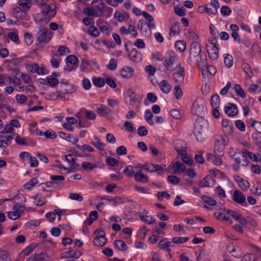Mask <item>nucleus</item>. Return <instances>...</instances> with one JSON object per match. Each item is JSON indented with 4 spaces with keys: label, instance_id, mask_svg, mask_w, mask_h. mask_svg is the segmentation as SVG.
<instances>
[{
    "label": "nucleus",
    "instance_id": "obj_1",
    "mask_svg": "<svg viewBox=\"0 0 261 261\" xmlns=\"http://www.w3.org/2000/svg\"><path fill=\"white\" fill-rule=\"evenodd\" d=\"M201 58V49L200 44L197 41H193L191 44L190 56L188 62L190 64L197 65L199 67H202L200 61Z\"/></svg>",
    "mask_w": 261,
    "mask_h": 261
},
{
    "label": "nucleus",
    "instance_id": "obj_2",
    "mask_svg": "<svg viewBox=\"0 0 261 261\" xmlns=\"http://www.w3.org/2000/svg\"><path fill=\"white\" fill-rule=\"evenodd\" d=\"M207 121L203 117H198L194 123L193 133L196 139L200 142L205 139L204 127L206 128Z\"/></svg>",
    "mask_w": 261,
    "mask_h": 261
},
{
    "label": "nucleus",
    "instance_id": "obj_3",
    "mask_svg": "<svg viewBox=\"0 0 261 261\" xmlns=\"http://www.w3.org/2000/svg\"><path fill=\"white\" fill-rule=\"evenodd\" d=\"M53 33L46 28L40 29L36 33V41L38 44L45 45L48 43L53 37Z\"/></svg>",
    "mask_w": 261,
    "mask_h": 261
},
{
    "label": "nucleus",
    "instance_id": "obj_4",
    "mask_svg": "<svg viewBox=\"0 0 261 261\" xmlns=\"http://www.w3.org/2000/svg\"><path fill=\"white\" fill-rule=\"evenodd\" d=\"M172 80L176 85H182L185 82V70L184 67L178 65L172 70Z\"/></svg>",
    "mask_w": 261,
    "mask_h": 261
},
{
    "label": "nucleus",
    "instance_id": "obj_5",
    "mask_svg": "<svg viewBox=\"0 0 261 261\" xmlns=\"http://www.w3.org/2000/svg\"><path fill=\"white\" fill-rule=\"evenodd\" d=\"M205 101L202 98H197L193 103L192 113L198 117H202L204 114Z\"/></svg>",
    "mask_w": 261,
    "mask_h": 261
},
{
    "label": "nucleus",
    "instance_id": "obj_6",
    "mask_svg": "<svg viewBox=\"0 0 261 261\" xmlns=\"http://www.w3.org/2000/svg\"><path fill=\"white\" fill-rule=\"evenodd\" d=\"M178 61L177 55L173 51L167 52L165 57L164 65L167 70H171L172 67Z\"/></svg>",
    "mask_w": 261,
    "mask_h": 261
},
{
    "label": "nucleus",
    "instance_id": "obj_7",
    "mask_svg": "<svg viewBox=\"0 0 261 261\" xmlns=\"http://www.w3.org/2000/svg\"><path fill=\"white\" fill-rule=\"evenodd\" d=\"M214 152L216 155L221 156L223 155V149L226 145L224 138L221 136H217L215 140Z\"/></svg>",
    "mask_w": 261,
    "mask_h": 261
},
{
    "label": "nucleus",
    "instance_id": "obj_8",
    "mask_svg": "<svg viewBox=\"0 0 261 261\" xmlns=\"http://www.w3.org/2000/svg\"><path fill=\"white\" fill-rule=\"evenodd\" d=\"M91 6L96 14V17H101L103 15L105 3L103 0H93Z\"/></svg>",
    "mask_w": 261,
    "mask_h": 261
},
{
    "label": "nucleus",
    "instance_id": "obj_9",
    "mask_svg": "<svg viewBox=\"0 0 261 261\" xmlns=\"http://www.w3.org/2000/svg\"><path fill=\"white\" fill-rule=\"evenodd\" d=\"M56 13V11L54 5L47 4L42 9V14L44 16L45 22H48L50 18L53 17Z\"/></svg>",
    "mask_w": 261,
    "mask_h": 261
},
{
    "label": "nucleus",
    "instance_id": "obj_10",
    "mask_svg": "<svg viewBox=\"0 0 261 261\" xmlns=\"http://www.w3.org/2000/svg\"><path fill=\"white\" fill-rule=\"evenodd\" d=\"M232 199L239 204L243 206L247 205L245 196L240 190H237L234 191L232 195Z\"/></svg>",
    "mask_w": 261,
    "mask_h": 261
},
{
    "label": "nucleus",
    "instance_id": "obj_11",
    "mask_svg": "<svg viewBox=\"0 0 261 261\" xmlns=\"http://www.w3.org/2000/svg\"><path fill=\"white\" fill-rule=\"evenodd\" d=\"M77 118H87L89 120H94L96 118V114L92 111H89L84 108L81 109L76 114Z\"/></svg>",
    "mask_w": 261,
    "mask_h": 261
},
{
    "label": "nucleus",
    "instance_id": "obj_12",
    "mask_svg": "<svg viewBox=\"0 0 261 261\" xmlns=\"http://www.w3.org/2000/svg\"><path fill=\"white\" fill-rule=\"evenodd\" d=\"M173 145L175 150L179 155L186 154L187 144L185 141L180 139L176 140L174 141Z\"/></svg>",
    "mask_w": 261,
    "mask_h": 261
},
{
    "label": "nucleus",
    "instance_id": "obj_13",
    "mask_svg": "<svg viewBox=\"0 0 261 261\" xmlns=\"http://www.w3.org/2000/svg\"><path fill=\"white\" fill-rule=\"evenodd\" d=\"M24 209L23 205H16L13 207V212L8 213V217L11 220H15L20 217V214L19 211H22Z\"/></svg>",
    "mask_w": 261,
    "mask_h": 261
},
{
    "label": "nucleus",
    "instance_id": "obj_14",
    "mask_svg": "<svg viewBox=\"0 0 261 261\" xmlns=\"http://www.w3.org/2000/svg\"><path fill=\"white\" fill-rule=\"evenodd\" d=\"M97 107L96 111L101 116L107 117L108 115L113 113V111L107 106L101 104H95Z\"/></svg>",
    "mask_w": 261,
    "mask_h": 261
},
{
    "label": "nucleus",
    "instance_id": "obj_15",
    "mask_svg": "<svg viewBox=\"0 0 261 261\" xmlns=\"http://www.w3.org/2000/svg\"><path fill=\"white\" fill-rule=\"evenodd\" d=\"M26 67L32 73H37L38 75H43L45 73V68L43 66L39 67L37 63L28 64Z\"/></svg>",
    "mask_w": 261,
    "mask_h": 261
},
{
    "label": "nucleus",
    "instance_id": "obj_16",
    "mask_svg": "<svg viewBox=\"0 0 261 261\" xmlns=\"http://www.w3.org/2000/svg\"><path fill=\"white\" fill-rule=\"evenodd\" d=\"M50 178L54 185V188L58 189L64 186V176L62 175H51Z\"/></svg>",
    "mask_w": 261,
    "mask_h": 261
},
{
    "label": "nucleus",
    "instance_id": "obj_17",
    "mask_svg": "<svg viewBox=\"0 0 261 261\" xmlns=\"http://www.w3.org/2000/svg\"><path fill=\"white\" fill-rule=\"evenodd\" d=\"M224 112L227 116L234 117L238 114V109L235 105L229 103L225 106Z\"/></svg>",
    "mask_w": 261,
    "mask_h": 261
},
{
    "label": "nucleus",
    "instance_id": "obj_18",
    "mask_svg": "<svg viewBox=\"0 0 261 261\" xmlns=\"http://www.w3.org/2000/svg\"><path fill=\"white\" fill-rule=\"evenodd\" d=\"M169 168L173 169V173L176 174L184 172L186 169V166L182 163L177 161L175 163L171 164Z\"/></svg>",
    "mask_w": 261,
    "mask_h": 261
},
{
    "label": "nucleus",
    "instance_id": "obj_19",
    "mask_svg": "<svg viewBox=\"0 0 261 261\" xmlns=\"http://www.w3.org/2000/svg\"><path fill=\"white\" fill-rule=\"evenodd\" d=\"M222 126L223 132L226 134L232 133L233 126L232 123L227 119H223L222 121Z\"/></svg>",
    "mask_w": 261,
    "mask_h": 261
},
{
    "label": "nucleus",
    "instance_id": "obj_20",
    "mask_svg": "<svg viewBox=\"0 0 261 261\" xmlns=\"http://www.w3.org/2000/svg\"><path fill=\"white\" fill-rule=\"evenodd\" d=\"M228 252L236 258H241L243 255L241 249L237 246L229 245L227 247Z\"/></svg>",
    "mask_w": 261,
    "mask_h": 261
},
{
    "label": "nucleus",
    "instance_id": "obj_21",
    "mask_svg": "<svg viewBox=\"0 0 261 261\" xmlns=\"http://www.w3.org/2000/svg\"><path fill=\"white\" fill-rule=\"evenodd\" d=\"M58 135L60 137L65 139L67 141L72 142L73 144L76 145V143L79 141V139L76 137H74L72 135L68 134L67 133L59 132Z\"/></svg>",
    "mask_w": 261,
    "mask_h": 261
},
{
    "label": "nucleus",
    "instance_id": "obj_22",
    "mask_svg": "<svg viewBox=\"0 0 261 261\" xmlns=\"http://www.w3.org/2000/svg\"><path fill=\"white\" fill-rule=\"evenodd\" d=\"M64 158L66 161L68 162L70 169L72 170L76 169L79 167V165L75 163V161L76 159L73 157V154H68L65 155Z\"/></svg>",
    "mask_w": 261,
    "mask_h": 261
},
{
    "label": "nucleus",
    "instance_id": "obj_23",
    "mask_svg": "<svg viewBox=\"0 0 261 261\" xmlns=\"http://www.w3.org/2000/svg\"><path fill=\"white\" fill-rule=\"evenodd\" d=\"M134 69L130 67L125 66L120 71V75L123 78L129 79L134 74Z\"/></svg>",
    "mask_w": 261,
    "mask_h": 261
},
{
    "label": "nucleus",
    "instance_id": "obj_24",
    "mask_svg": "<svg viewBox=\"0 0 261 261\" xmlns=\"http://www.w3.org/2000/svg\"><path fill=\"white\" fill-rule=\"evenodd\" d=\"M215 184V180L211 176H205L203 180L199 182L200 187H206L213 186Z\"/></svg>",
    "mask_w": 261,
    "mask_h": 261
},
{
    "label": "nucleus",
    "instance_id": "obj_25",
    "mask_svg": "<svg viewBox=\"0 0 261 261\" xmlns=\"http://www.w3.org/2000/svg\"><path fill=\"white\" fill-rule=\"evenodd\" d=\"M165 239H166L162 240L159 242V243L158 244V247L161 249L166 250L168 251H170V249H169V247H172L174 246V244H173V241L172 240V241H168V242H165L164 240Z\"/></svg>",
    "mask_w": 261,
    "mask_h": 261
},
{
    "label": "nucleus",
    "instance_id": "obj_26",
    "mask_svg": "<svg viewBox=\"0 0 261 261\" xmlns=\"http://www.w3.org/2000/svg\"><path fill=\"white\" fill-rule=\"evenodd\" d=\"M159 86L162 91L166 94L169 93L171 89L170 85L168 83V81L165 80L160 82Z\"/></svg>",
    "mask_w": 261,
    "mask_h": 261
},
{
    "label": "nucleus",
    "instance_id": "obj_27",
    "mask_svg": "<svg viewBox=\"0 0 261 261\" xmlns=\"http://www.w3.org/2000/svg\"><path fill=\"white\" fill-rule=\"evenodd\" d=\"M135 180L140 182H147L148 181V177L147 175L142 173L141 170H139L137 171L135 175Z\"/></svg>",
    "mask_w": 261,
    "mask_h": 261
},
{
    "label": "nucleus",
    "instance_id": "obj_28",
    "mask_svg": "<svg viewBox=\"0 0 261 261\" xmlns=\"http://www.w3.org/2000/svg\"><path fill=\"white\" fill-rule=\"evenodd\" d=\"M128 55L130 59L135 62H139L142 60V54L136 49H133Z\"/></svg>",
    "mask_w": 261,
    "mask_h": 261
},
{
    "label": "nucleus",
    "instance_id": "obj_29",
    "mask_svg": "<svg viewBox=\"0 0 261 261\" xmlns=\"http://www.w3.org/2000/svg\"><path fill=\"white\" fill-rule=\"evenodd\" d=\"M148 212H146L145 214H141L140 215L139 217L140 219L148 224H151L155 222L154 219L151 216L147 215Z\"/></svg>",
    "mask_w": 261,
    "mask_h": 261
},
{
    "label": "nucleus",
    "instance_id": "obj_30",
    "mask_svg": "<svg viewBox=\"0 0 261 261\" xmlns=\"http://www.w3.org/2000/svg\"><path fill=\"white\" fill-rule=\"evenodd\" d=\"M206 160L215 165H220L222 164V160L220 158L216 157L215 155L211 153L207 155Z\"/></svg>",
    "mask_w": 261,
    "mask_h": 261
},
{
    "label": "nucleus",
    "instance_id": "obj_31",
    "mask_svg": "<svg viewBox=\"0 0 261 261\" xmlns=\"http://www.w3.org/2000/svg\"><path fill=\"white\" fill-rule=\"evenodd\" d=\"M114 246L121 251H125L127 249V246L125 242L121 240H116L114 242Z\"/></svg>",
    "mask_w": 261,
    "mask_h": 261
},
{
    "label": "nucleus",
    "instance_id": "obj_32",
    "mask_svg": "<svg viewBox=\"0 0 261 261\" xmlns=\"http://www.w3.org/2000/svg\"><path fill=\"white\" fill-rule=\"evenodd\" d=\"M239 181H238V185L242 190L243 191H247L250 187V183L246 179L239 178Z\"/></svg>",
    "mask_w": 261,
    "mask_h": 261
},
{
    "label": "nucleus",
    "instance_id": "obj_33",
    "mask_svg": "<svg viewBox=\"0 0 261 261\" xmlns=\"http://www.w3.org/2000/svg\"><path fill=\"white\" fill-rule=\"evenodd\" d=\"M66 84V86L64 87L63 89H61L64 92V93L66 94H72L76 92V88L74 85L67 82Z\"/></svg>",
    "mask_w": 261,
    "mask_h": 261
},
{
    "label": "nucleus",
    "instance_id": "obj_34",
    "mask_svg": "<svg viewBox=\"0 0 261 261\" xmlns=\"http://www.w3.org/2000/svg\"><path fill=\"white\" fill-rule=\"evenodd\" d=\"M92 82L93 85L97 87H102L105 85L104 79L101 77H93Z\"/></svg>",
    "mask_w": 261,
    "mask_h": 261
},
{
    "label": "nucleus",
    "instance_id": "obj_35",
    "mask_svg": "<svg viewBox=\"0 0 261 261\" xmlns=\"http://www.w3.org/2000/svg\"><path fill=\"white\" fill-rule=\"evenodd\" d=\"M232 217L242 225H245L247 224V221L245 218L236 211L232 216Z\"/></svg>",
    "mask_w": 261,
    "mask_h": 261
},
{
    "label": "nucleus",
    "instance_id": "obj_36",
    "mask_svg": "<svg viewBox=\"0 0 261 261\" xmlns=\"http://www.w3.org/2000/svg\"><path fill=\"white\" fill-rule=\"evenodd\" d=\"M224 62L225 66L230 68L232 66L233 64V58L230 54L224 55Z\"/></svg>",
    "mask_w": 261,
    "mask_h": 261
},
{
    "label": "nucleus",
    "instance_id": "obj_37",
    "mask_svg": "<svg viewBox=\"0 0 261 261\" xmlns=\"http://www.w3.org/2000/svg\"><path fill=\"white\" fill-rule=\"evenodd\" d=\"M107 241V239L106 238H99L96 237L93 240V244L95 246L101 247L106 243Z\"/></svg>",
    "mask_w": 261,
    "mask_h": 261
},
{
    "label": "nucleus",
    "instance_id": "obj_38",
    "mask_svg": "<svg viewBox=\"0 0 261 261\" xmlns=\"http://www.w3.org/2000/svg\"><path fill=\"white\" fill-rule=\"evenodd\" d=\"M135 169H137V167L130 165L127 166L123 170L124 174L126 176L130 177L135 173Z\"/></svg>",
    "mask_w": 261,
    "mask_h": 261
},
{
    "label": "nucleus",
    "instance_id": "obj_39",
    "mask_svg": "<svg viewBox=\"0 0 261 261\" xmlns=\"http://www.w3.org/2000/svg\"><path fill=\"white\" fill-rule=\"evenodd\" d=\"M13 15L17 18H22L24 17L25 13L23 10L20 7H16L13 9Z\"/></svg>",
    "mask_w": 261,
    "mask_h": 261
},
{
    "label": "nucleus",
    "instance_id": "obj_40",
    "mask_svg": "<svg viewBox=\"0 0 261 261\" xmlns=\"http://www.w3.org/2000/svg\"><path fill=\"white\" fill-rule=\"evenodd\" d=\"M211 103L213 108H218L220 104V97L218 94H214L211 97Z\"/></svg>",
    "mask_w": 261,
    "mask_h": 261
},
{
    "label": "nucleus",
    "instance_id": "obj_41",
    "mask_svg": "<svg viewBox=\"0 0 261 261\" xmlns=\"http://www.w3.org/2000/svg\"><path fill=\"white\" fill-rule=\"evenodd\" d=\"M14 138L13 136H9L7 137V140L4 139L0 140V147L4 149H6L8 146L10 144L12 140Z\"/></svg>",
    "mask_w": 261,
    "mask_h": 261
},
{
    "label": "nucleus",
    "instance_id": "obj_42",
    "mask_svg": "<svg viewBox=\"0 0 261 261\" xmlns=\"http://www.w3.org/2000/svg\"><path fill=\"white\" fill-rule=\"evenodd\" d=\"M180 32V29L178 22H174L172 24L170 29V35H175Z\"/></svg>",
    "mask_w": 261,
    "mask_h": 261
},
{
    "label": "nucleus",
    "instance_id": "obj_43",
    "mask_svg": "<svg viewBox=\"0 0 261 261\" xmlns=\"http://www.w3.org/2000/svg\"><path fill=\"white\" fill-rule=\"evenodd\" d=\"M38 183V179L36 178H34L24 185V188L28 190H31Z\"/></svg>",
    "mask_w": 261,
    "mask_h": 261
},
{
    "label": "nucleus",
    "instance_id": "obj_44",
    "mask_svg": "<svg viewBox=\"0 0 261 261\" xmlns=\"http://www.w3.org/2000/svg\"><path fill=\"white\" fill-rule=\"evenodd\" d=\"M234 89L238 96H240L243 98L246 97V93L239 84H235L234 86Z\"/></svg>",
    "mask_w": 261,
    "mask_h": 261
},
{
    "label": "nucleus",
    "instance_id": "obj_45",
    "mask_svg": "<svg viewBox=\"0 0 261 261\" xmlns=\"http://www.w3.org/2000/svg\"><path fill=\"white\" fill-rule=\"evenodd\" d=\"M153 114L149 109H147L145 112L144 118L145 120L150 125L154 124L153 121L152 119Z\"/></svg>",
    "mask_w": 261,
    "mask_h": 261
},
{
    "label": "nucleus",
    "instance_id": "obj_46",
    "mask_svg": "<svg viewBox=\"0 0 261 261\" xmlns=\"http://www.w3.org/2000/svg\"><path fill=\"white\" fill-rule=\"evenodd\" d=\"M219 48H211L210 51L208 52L210 58L212 60H216L219 56Z\"/></svg>",
    "mask_w": 261,
    "mask_h": 261
},
{
    "label": "nucleus",
    "instance_id": "obj_47",
    "mask_svg": "<svg viewBox=\"0 0 261 261\" xmlns=\"http://www.w3.org/2000/svg\"><path fill=\"white\" fill-rule=\"evenodd\" d=\"M82 167L87 171H92L93 169L97 167L96 164H93L90 162H84L82 164Z\"/></svg>",
    "mask_w": 261,
    "mask_h": 261
},
{
    "label": "nucleus",
    "instance_id": "obj_48",
    "mask_svg": "<svg viewBox=\"0 0 261 261\" xmlns=\"http://www.w3.org/2000/svg\"><path fill=\"white\" fill-rule=\"evenodd\" d=\"M201 197L205 203L210 205L214 206L217 203L216 201L211 197L202 195Z\"/></svg>",
    "mask_w": 261,
    "mask_h": 261
},
{
    "label": "nucleus",
    "instance_id": "obj_49",
    "mask_svg": "<svg viewBox=\"0 0 261 261\" xmlns=\"http://www.w3.org/2000/svg\"><path fill=\"white\" fill-rule=\"evenodd\" d=\"M175 47L177 50L180 52H182L186 49V44L184 41L178 40L175 43Z\"/></svg>",
    "mask_w": 261,
    "mask_h": 261
},
{
    "label": "nucleus",
    "instance_id": "obj_50",
    "mask_svg": "<svg viewBox=\"0 0 261 261\" xmlns=\"http://www.w3.org/2000/svg\"><path fill=\"white\" fill-rule=\"evenodd\" d=\"M180 86L181 85H176L174 88V96L177 99H180L183 94Z\"/></svg>",
    "mask_w": 261,
    "mask_h": 261
},
{
    "label": "nucleus",
    "instance_id": "obj_51",
    "mask_svg": "<svg viewBox=\"0 0 261 261\" xmlns=\"http://www.w3.org/2000/svg\"><path fill=\"white\" fill-rule=\"evenodd\" d=\"M189 238L187 237H176L172 238L173 244H181L187 242Z\"/></svg>",
    "mask_w": 261,
    "mask_h": 261
},
{
    "label": "nucleus",
    "instance_id": "obj_52",
    "mask_svg": "<svg viewBox=\"0 0 261 261\" xmlns=\"http://www.w3.org/2000/svg\"><path fill=\"white\" fill-rule=\"evenodd\" d=\"M24 41L27 45H30L33 42V37L32 34L28 32H27L24 34Z\"/></svg>",
    "mask_w": 261,
    "mask_h": 261
},
{
    "label": "nucleus",
    "instance_id": "obj_53",
    "mask_svg": "<svg viewBox=\"0 0 261 261\" xmlns=\"http://www.w3.org/2000/svg\"><path fill=\"white\" fill-rule=\"evenodd\" d=\"M248 91L250 93H259L261 92V87L252 84L250 86Z\"/></svg>",
    "mask_w": 261,
    "mask_h": 261
},
{
    "label": "nucleus",
    "instance_id": "obj_54",
    "mask_svg": "<svg viewBox=\"0 0 261 261\" xmlns=\"http://www.w3.org/2000/svg\"><path fill=\"white\" fill-rule=\"evenodd\" d=\"M117 61L114 59H111L109 63L107 65V67L110 70H114L116 69L117 67Z\"/></svg>",
    "mask_w": 261,
    "mask_h": 261
},
{
    "label": "nucleus",
    "instance_id": "obj_55",
    "mask_svg": "<svg viewBox=\"0 0 261 261\" xmlns=\"http://www.w3.org/2000/svg\"><path fill=\"white\" fill-rule=\"evenodd\" d=\"M0 261H11V259L7 252L0 250Z\"/></svg>",
    "mask_w": 261,
    "mask_h": 261
},
{
    "label": "nucleus",
    "instance_id": "obj_56",
    "mask_svg": "<svg viewBox=\"0 0 261 261\" xmlns=\"http://www.w3.org/2000/svg\"><path fill=\"white\" fill-rule=\"evenodd\" d=\"M128 93L129 97L130 98L129 104L132 106H134L135 105V103L138 101V99L136 97V96L135 95L134 92L130 90L128 91Z\"/></svg>",
    "mask_w": 261,
    "mask_h": 261
},
{
    "label": "nucleus",
    "instance_id": "obj_57",
    "mask_svg": "<svg viewBox=\"0 0 261 261\" xmlns=\"http://www.w3.org/2000/svg\"><path fill=\"white\" fill-rule=\"evenodd\" d=\"M39 261H47L49 259V256L46 253L42 252L39 254H35Z\"/></svg>",
    "mask_w": 261,
    "mask_h": 261
},
{
    "label": "nucleus",
    "instance_id": "obj_58",
    "mask_svg": "<svg viewBox=\"0 0 261 261\" xmlns=\"http://www.w3.org/2000/svg\"><path fill=\"white\" fill-rule=\"evenodd\" d=\"M58 55L57 54H55L52 57L50 60V64L51 67L55 68H57L59 67L60 64V62L61 61V59L60 60H58L57 59L55 58V57H57Z\"/></svg>",
    "mask_w": 261,
    "mask_h": 261
},
{
    "label": "nucleus",
    "instance_id": "obj_59",
    "mask_svg": "<svg viewBox=\"0 0 261 261\" xmlns=\"http://www.w3.org/2000/svg\"><path fill=\"white\" fill-rule=\"evenodd\" d=\"M244 72L249 76H251L252 70L250 66L247 63H243L241 66Z\"/></svg>",
    "mask_w": 261,
    "mask_h": 261
},
{
    "label": "nucleus",
    "instance_id": "obj_60",
    "mask_svg": "<svg viewBox=\"0 0 261 261\" xmlns=\"http://www.w3.org/2000/svg\"><path fill=\"white\" fill-rule=\"evenodd\" d=\"M66 61L71 64L75 65L77 63L79 60L74 55H69L66 57Z\"/></svg>",
    "mask_w": 261,
    "mask_h": 261
},
{
    "label": "nucleus",
    "instance_id": "obj_61",
    "mask_svg": "<svg viewBox=\"0 0 261 261\" xmlns=\"http://www.w3.org/2000/svg\"><path fill=\"white\" fill-rule=\"evenodd\" d=\"M8 37L13 42H19V37L16 32H9L8 33Z\"/></svg>",
    "mask_w": 261,
    "mask_h": 261
},
{
    "label": "nucleus",
    "instance_id": "obj_62",
    "mask_svg": "<svg viewBox=\"0 0 261 261\" xmlns=\"http://www.w3.org/2000/svg\"><path fill=\"white\" fill-rule=\"evenodd\" d=\"M236 127L241 132L245 130V125L244 122L241 120H238L235 122Z\"/></svg>",
    "mask_w": 261,
    "mask_h": 261
},
{
    "label": "nucleus",
    "instance_id": "obj_63",
    "mask_svg": "<svg viewBox=\"0 0 261 261\" xmlns=\"http://www.w3.org/2000/svg\"><path fill=\"white\" fill-rule=\"evenodd\" d=\"M248 158L252 161L256 162H261V156L259 154H258V156H257L253 152L249 151V153H248Z\"/></svg>",
    "mask_w": 261,
    "mask_h": 261
},
{
    "label": "nucleus",
    "instance_id": "obj_64",
    "mask_svg": "<svg viewBox=\"0 0 261 261\" xmlns=\"http://www.w3.org/2000/svg\"><path fill=\"white\" fill-rule=\"evenodd\" d=\"M251 126L254 128L257 132H259V130H261V122L252 120H251Z\"/></svg>",
    "mask_w": 261,
    "mask_h": 261
}]
</instances>
